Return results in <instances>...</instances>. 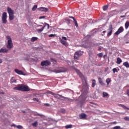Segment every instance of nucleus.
Segmentation results:
<instances>
[{
    "label": "nucleus",
    "mask_w": 129,
    "mask_h": 129,
    "mask_svg": "<svg viewBox=\"0 0 129 129\" xmlns=\"http://www.w3.org/2000/svg\"><path fill=\"white\" fill-rule=\"evenodd\" d=\"M33 100L34 101H37V102H39V99H38V98H33Z\"/></svg>",
    "instance_id": "nucleus-38"
},
{
    "label": "nucleus",
    "mask_w": 129,
    "mask_h": 129,
    "mask_svg": "<svg viewBox=\"0 0 129 129\" xmlns=\"http://www.w3.org/2000/svg\"><path fill=\"white\" fill-rule=\"evenodd\" d=\"M44 105L47 107H49L50 106L49 104L45 103L44 104Z\"/></svg>",
    "instance_id": "nucleus-45"
},
{
    "label": "nucleus",
    "mask_w": 129,
    "mask_h": 129,
    "mask_svg": "<svg viewBox=\"0 0 129 129\" xmlns=\"http://www.w3.org/2000/svg\"><path fill=\"white\" fill-rule=\"evenodd\" d=\"M98 80L99 81V83H100V84H101V85H102V86H104L105 85V84L102 81V79H101V78H98Z\"/></svg>",
    "instance_id": "nucleus-19"
},
{
    "label": "nucleus",
    "mask_w": 129,
    "mask_h": 129,
    "mask_svg": "<svg viewBox=\"0 0 129 129\" xmlns=\"http://www.w3.org/2000/svg\"><path fill=\"white\" fill-rule=\"evenodd\" d=\"M108 9V5H104L103 7H102V9H103V11H107Z\"/></svg>",
    "instance_id": "nucleus-23"
},
{
    "label": "nucleus",
    "mask_w": 129,
    "mask_h": 129,
    "mask_svg": "<svg viewBox=\"0 0 129 129\" xmlns=\"http://www.w3.org/2000/svg\"><path fill=\"white\" fill-rule=\"evenodd\" d=\"M124 119L125 121H129V117H124Z\"/></svg>",
    "instance_id": "nucleus-40"
},
{
    "label": "nucleus",
    "mask_w": 129,
    "mask_h": 129,
    "mask_svg": "<svg viewBox=\"0 0 129 129\" xmlns=\"http://www.w3.org/2000/svg\"><path fill=\"white\" fill-rule=\"evenodd\" d=\"M46 93L47 94H50L52 95H54V94H55L54 92H51L50 91H48L47 92H46Z\"/></svg>",
    "instance_id": "nucleus-33"
},
{
    "label": "nucleus",
    "mask_w": 129,
    "mask_h": 129,
    "mask_svg": "<svg viewBox=\"0 0 129 129\" xmlns=\"http://www.w3.org/2000/svg\"><path fill=\"white\" fill-rule=\"evenodd\" d=\"M126 94L127 95L129 96V89L126 90Z\"/></svg>",
    "instance_id": "nucleus-44"
},
{
    "label": "nucleus",
    "mask_w": 129,
    "mask_h": 129,
    "mask_svg": "<svg viewBox=\"0 0 129 129\" xmlns=\"http://www.w3.org/2000/svg\"><path fill=\"white\" fill-rule=\"evenodd\" d=\"M107 31L108 32V33H107V36H110L111 34H112V31H113L112 25L111 24L109 26V29H107Z\"/></svg>",
    "instance_id": "nucleus-8"
},
{
    "label": "nucleus",
    "mask_w": 129,
    "mask_h": 129,
    "mask_svg": "<svg viewBox=\"0 0 129 129\" xmlns=\"http://www.w3.org/2000/svg\"><path fill=\"white\" fill-rule=\"evenodd\" d=\"M2 94H4V93H1V92H0V94H2Z\"/></svg>",
    "instance_id": "nucleus-58"
},
{
    "label": "nucleus",
    "mask_w": 129,
    "mask_h": 129,
    "mask_svg": "<svg viewBox=\"0 0 129 129\" xmlns=\"http://www.w3.org/2000/svg\"><path fill=\"white\" fill-rule=\"evenodd\" d=\"M36 116H42V115L41 114H40L39 113H37L35 114Z\"/></svg>",
    "instance_id": "nucleus-46"
},
{
    "label": "nucleus",
    "mask_w": 129,
    "mask_h": 129,
    "mask_svg": "<svg viewBox=\"0 0 129 129\" xmlns=\"http://www.w3.org/2000/svg\"><path fill=\"white\" fill-rule=\"evenodd\" d=\"M50 64H51V62H50L48 60H43V61L41 62V63H40V65H41V66H49L50 65Z\"/></svg>",
    "instance_id": "nucleus-9"
},
{
    "label": "nucleus",
    "mask_w": 129,
    "mask_h": 129,
    "mask_svg": "<svg viewBox=\"0 0 129 129\" xmlns=\"http://www.w3.org/2000/svg\"><path fill=\"white\" fill-rule=\"evenodd\" d=\"M11 127H12V126H14V127H17V125H15V124H12V125H11Z\"/></svg>",
    "instance_id": "nucleus-49"
},
{
    "label": "nucleus",
    "mask_w": 129,
    "mask_h": 129,
    "mask_svg": "<svg viewBox=\"0 0 129 129\" xmlns=\"http://www.w3.org/2000/svg\"><path fill=\"white\" fill-rule=\"evenodd\" d=\"M6 38L8 40V44H7V45H6V47L9 50H10L14 46V44L12 43L11 37H10V36H6Z\"/></svg>",
    "instance_id": "nucleus-3"
},
{
    "label": "nucleus",
    "mask_w": 129,
    "mask_h": 129,
    "mask_svg": "<svg viewBox=\"0 0 129 129\" xmlns=\"http://www.w3.org/2000/svg\"><path fill=\"white\" fill-rule=\"evenodd\" d=\"M38 10L43 12H47V11H48L49 9L48 8H45V7H40L39 8H38Z\"/></svg>",
    "instance_id": "nucleus-11"
},
{
    "label": "nucleus",
    "mask_w": 129,
    "mask_h": 129,
    "mask_svg": "<svg viewBox=\"0 0 129 129\" xmlns=\"http://www.w3.org/2000/svg\"><path fill=\"white\" fill-rule=\"evenodd\" d=\"M37 37H32V38H31V42H34L37 40Z\"/></svg>",
    "instance_id": "nucleus-24"
},
{
    "label": "nucleus",
    "mask_w": 129,
    "mask_h": 129,
    "mask_svg": "<svg viewBox=\"0 0 129 129\" xmlns=\"http://www.w3.org/2000/svg\"><path fill=\"white\" fill-rule=\"evenodd\" d=\"M37 27H42V25H38Z\"/></svg>",
    "instance_id": "nucleus-55"
},
{
    "label": "nucleus",
    "mask_w": 129,
    "mask_h": 129,
    "mask_svg": "<svg viewBox=\"0 0 129 129\" xmlns=\"http://www.w3.org/2000/svg\"><path fill=\"white\" fill-rule=\"evenodd\" d=\"M82 91H84V88H83Z\"/></svg>",
    "instance_id": "nucleus-56"
},
{
    "label": "nucleus",
    "mask_w": 129,
    "mask_h": 129,
    "mask_svg": "<svg viewBox=\"0 0 129 129\" xmlns=\"http://www.w3.org/2000/svg\"><path fill=\"white\" fill-rule=\"evenodd\" d=\"M97 55L98 56V57H99V58H101L102 57H103V54L102 52L99 53V54H97Z\"/></svg>",
    "instance_id": "nucleus-28"
},
{
    "label": "nucleus",
    "mask_w": 129,
    "mask_h": 129,
    "mask_svg": "<svg viewBox=\"0 0 129 129\" xmlns=\"http://www.w3.org/2000/svg\"><path fill=\"white\" fill-rule=\"evenodd\" d=\"M92 87H95L96 85V80H92Z\"/></svg>",
    "instance_id": "nucleus-26"
},
{
    "label": "nucleus",
    "mask_w": 129,
    "mask_h": 129,
    "mask_svg": "<svg viewBox=\"0 0 129 129\" xmlns=\"http://www.w3.org/2000/svg\"><path fill=\"white\" fill-rule=\"evenodd\" d=\"M125 29H127L129 27V22L126 21L124 25Z\"/></svg>",
    "instance_id": "nucleus-21"
},
{
    "label": "nucleus",
    "mask_w": 129,
    "mask_h": 129,
    "mask_svg": "<svg viewBox=\"0 0 129 129\" xmlns=\"http://www.w3.org/2000/svg\"><path fill=\"white\" fill-rule=\"evenodd\" d=\"M32 125L33 126H35V127L37 126V121H35L34 123H32Z\"/></svg>",
    "instance_id": "nucleus-35"
},
{
    "label": "nucleus",
    "mask_w": 129,
    "mask_h": 129,
    "mask_svg": "<svg viewBox=\"0 0 129 129\" xmlns=\"http://www.w3.org/2000/svg\"><path fill=\"white\" fill-rule=\"evenodd\" d=\"M69 18H70V19H73V20H74V19H76L75 18H74V17H72V16H70Z\"/></svg>",
    "instance_id": "nucleus-50"
},
{
    "label": "nucleus",
    "mask_w": 129,
    "mask_h": 129,
    "mask_svg": "<svg viewBox=\"0 0 129 129\" xmlns=\"http://www.w3.org/2000/svg\"><path fill=\"white\" fill-rule=\"evenodd\" d=\"M72 128V125H66L65 128L68 129V128Z\"/></svg>",
    "instance_id": "nucleus-27"
},
{
    "label": "nucleus",
    "mask_w": 129,
    "mask_h": 129,
    "mask_svg": "<svg viewBox=\"0 0 129 129\" xmlns=\"http://www.w3.org/2000/svg\"><path fill=\"white\" fill-rule=\"evenodd\" d=\"M59 41L63 45L65 46L66 47L69 46V44L67 42V41L63 40V39H60Z\"/></svg>",
    "instance_id": "nucleus-12"
},
{
    "label": "nucleus",
    "mask_w": 129,
    "mask_h": 129,
    "mask_svg": "<svg viewBox=\"0 0 129 129\" xmlns=\"http://www.w3.org/2000/svg\"><path fill=\"white\" fill-rule=\"evenodd\" d=\"M90 103L93 104V102H90Z\"/></svg>",
    "instance_id": "nucleus-59"
},
{
    "label": "nucleus",
    "mask_w": 129,
    "mask_h": 129,
    "mask_svg": "<svg viewBox=\"0 0 129 129\" xmlns=\"http://www.w3.org/2000/svg\"><path fill=\"white\" fill-rule=\"evenodd\" d=\"M121 17H123V16H121Z\"/></svg>",
    "instance_id": "nucleus-60"
},
{
    "label": "nucleus",
    "mask_w": 129,
    "mask_h": 129,
    "mask_svg": "<svg viewBox=\"0 0 129 129\" xmlns=\"http://www.w3.org/2000/svg\"><path fill=\"white\" fill-rule=\"evenodd\" d=\"M124 31V29L123 27H120L118 29H117V31L115 32L114 34L116 35H119L121 33L123 32Z\"/></svg>",
    "instance_id": "nucleus-10"
},
{
    "label": "nucleus",
    "mask_w": 129,
    "mask_h": 129,
    "mask_svg": "<svg viewBox=\"0 0 129 129\" xmlns=\"http://www.w3.org/2000/svg\"><path fill=\"white\" fill-rule=\"evenodd\" d=\"M122 62V60H121V59L119 57L117 58V61H116V63L117 64H120Z\"/></svg>",
    "instance_id": "nucleus-20"
},
{
    "label": "nucleus",
    "mask_w": 129,
    "mask_h": 129,
    "mask_svg": "<svg viewBox=\"0 0 129 129\" xmlns=\"http://www.w3.org/2000/svg\"><path fill=\"white\" fill-rule=\"evenodd\" d=\"M123 65L126 67V68H129V64L128 62H124L123 63Z\"/></svg>",
    "instance_id": "nucleus-25"
},
{
    "label": "nucleus",
    "mask_w": 129,
    "mask_h": 129,
    "mask_svg": "<svg viewBox=\"0 0 129 129\" xmlns=\"http://www.w3.org/2000/svg\"><path fill=\"white\" fill-rule=\"evenodd\" d=\"M86 117H87V115L85 113H82L80 115V119H85L86 118Z\"/></svg>",
    "instance_id": "nucleus-17"
},
{
    "label": "nucleus",
    "mask_w": 129,
    "mask_h": 129,
    "mask_svg": "<svg viewBox=\"0 0 129 129\" xmlns=\"http://www.w3.org/2000/svg\"><path fill=\"white\" fill-rule=\"evenodd\" d=\"M13 77H12V78H11V83H17V80H13Z\"/></svg>",
    "instance_id": "nucleus-30"
},
{
    "label": "nucleus",
    "mask_w": 129,
    "mask_h": 129,
    "mask_svg": "<svg viewBox=\"0 0 129 129\" xmlns=\"http://www.w3.org/2000/svg\"><path fill=\"white\" fill-rule=\"evenodd\" d=\"M113 129H121V127L120 126H116L113 127Z\"/></svg>",
    "instance_id": "nucleus-37"
},
{
    "label": "nucleus",
    "mask_w": 129,
    "mask_h": 129,
    "mask_svg": "<svg viewBox=\"0 0 129 129\" xmlns=\"http://www.w3.org/2000/svg\"><path fill=\"white\" fill-rule=\"evenodd\" d=\"M45 18V16H41L39 17V19H44Z\"/></svg>",
    "instance_id": "nucleus-47"
},
{
    "label": "nucleus",
    "mask_w": 129,
    "mask_h": 129,
    "mask_svg": "<svg viewBox=\"0 0 129 129\" xmlns=\"http://www.w3.org/2000/svg\"><path fill=\"white\" fill-rule=\"evenodd\" d=\"M62 39L64 40H67V38L66 37H62Z\"/></svg>",
    "instance_id": "nucleus-43"
},
{
    "label": "nucleus",
    "mask_w": 129,
    "mask_h": 129,
    "mask_svg": "<svg viewBox=\"0 0 129 129\" xmlns=\"http://www.w3.org/2000/svg\"><path fill=\"white\" fill-rule=\"evenodd\" d=\"M60 112H61L62 113H66V110L64 109H61L60 110Z\"/></svg>",
    "instance_id": "nucleus-41"
},
{
    "label": "nucleus",
    "mask_w": 129,
    "mask_h": 129,
    "mask_svg": "<svg viewBox=\"0 0 129 129\" xmlns=\"http://www.w3.org/2000/svg\"><path fill=\"white\" fill-rule=\"evenodd\" d=\"M82 84H84V83H83V82H82Z\"/></svg>",
    "instance_id": "nucleus-61"
},
{
    "label": "nucleus",
    "mask_w": 129,
    "mask_h": 129,
    "mask_svg": "<svg viewBox=\"0 0 129 129\" xmlns=\"http://www.w3.org/2000/svg\"><path fill=\"white\" fill-rule=\"evenodd\" d=\"M3 63V60L1 58H0V64H2Z\"/></svg>",
    "instance_id": "nucleus-52"
},
{
    "label": "nucleus",
    "mask_w": 129,
    "mask_h": 129,
    "mask_svg": "<svg viewBox=\"0 0 129 129\" xmlns=\"http://www.w3.org/2000/svg\"><path fill=\"white\" fill-rule=\"evenodd\" d=\"M53 96H54V97L58 100H61V98H63L64 99H66V97H64L63 96H62L61 95H59L58 94H54V95H53Z\"/></svg>",
    "instance_id": "nucleus-6"
},
{
    "label": "nucleus",
    "mask_w": 129,
    "mask_h": 129,
    "mask_svg": "<svg viewBox=\"0 0 129 129\" xmlns=\"http://www.w3.org/2000/svg\"><path fill=\"white\" fill-rule=\"evenodd\" d=\"M15 72L16 74H18L20 75H23L24 74V73L22 71H20L18 69H15Z\"/></svg>",
    "instance_id": "nucleus-15"
},
{
    "label": "nucleus",
    "mask_w": 129,
    "mask_h": 129,
    "mask_svg": "<svg viewBox=\"0 0 129 129\" xmlns=\"http://www.w3.org/2000/svg\"><path fill=\"white\" fill-rule=\"evenodd\" d=\"M7 13L6 12H4L2 14V22L4 24H6L7 21Z\"/></svg>",
    "instance_id": "nucleus-4"
},
{
    "label": "nucleus",
    "mask_w": 129,
    "mask_h": 129,
    "mask_svg": "<svg viewBox=\"0 0 129 129\" xmlns=\"http://www.w3.org/2000/svg\"><path fill=\"white\" fill-rule=\"evenodd\" d=\"M74 24H75V26L76 27H78V24H77V21H76V19H74Z\"/></svg>",
    "instance_id": "nucleus-32"
},
{
    "label": "nucleus",
    "mask_w": 129,
    "mask_h": 129,
    "mask_svg": "<svg viewBox=\"0 0 129 129\" xmlns=\"http://www.w3.org/2000/svg\"><path fill=\"white\" fill-rule=\"evenodd\" d=\"M84 82H85L84 86H85V88H86V89L87 90V89H88V86L87 85L86 81L84 80Z\"/></svg>",
    "instance_id": "nucleus-34"
},
{
    "label": "nucleus",
    "mask_w": 129,
    "mask_h": 129,
    "mask_svg": "<svg viewBox=\"0 0 129 129\" xmlns=\"http://www.w3.org/2000/svg\"><path fill=\"white\" fill-rule=\"evenodd\" d=\"M119 107H121L123 108L124 110H129V108L126 107L125 105L123 104H120L118 105Z\"/></svg>",
    "instance_id": "nucleus-18"
},
{
    "label": "nucleus",
    "mask_w": 129,
    "mask_h": 129,
    "mask_svg": "<svg viewBox=\"0 0 129 129\" xmlns=\"http://www.w3.org/2000/svg\"><path fill=\"white\" fill-rule=\"evenodd\" d=\"M82 55V52L81 51H77V52L75 53L74 58L75 59L78 60L79 57H80Z\"/></svg>",
    "instance_id": "nucleus-5"
},
{
    "label": "nucleus",
    "mask_w": 129,
    "mask_h": 129,
    "mask_svg": "<svg viewBox=\"0 0 129 129\" xmlns=\"http://www.w3.org/2000/svg\"><path fill=\"white\" fill-rule=\"evenodd\" d=\"M7 12L9 14V20L13 21L15 19L14 11L11 8L8 7Z\"/></svg>",
    "instance_id": "nucleus-2"
},
{
    "label": "nucleus",
    "mask_w": 129,
    "mask_h": 129,
    "mask_svg": "<svg viewBox=\"0 0 129 129\" xmlns=\"http://www.w3.org/2000/svg\"><path fill=\"white\" fill-rule=\"evenodd\" d=\"M75 71H76V73L78 74V75H79V76H80V78H81V79L83 78V76H82V74L80 72V70H75Z\"/></svg>",
    "instance_id": "nucleus-16"
},
{
    "label": "nucleus",
    "mask_w": 129,
    "mask_h": 129,
    "mask_svg": "<svg viewBox=\"0 0 129 129\" xmlns=\"http://www.w3.org/2000/svg\"><path fill=\"white\" fill-rule=\"evenodd\" d=\"M106 32V31H103L101 34L102 36H104V33H105Z\"/></svg>",
    "instance_id": "nucleus-42"
},
{
    "label": "nucleus",
    "mask_w": 129,
    "mask_h": 129,
    "mask_svg": "<svg viewBox=\"0 0 129 129\" xmlns=\"http://www.w3.org/2000/svg\"><path fill=\"white\" fill-rule=\"evenodd\" d=\"M9 52V49L7 48H6L5 47H3V48H1L0 49V53H7Z\"/></svg>",
    "instance_id": "nucleus-13"
},
{
    "label": "nucleus",
    "mask_w": 129,
    "mask_h": 129,
    "mask_svg": "<svg viewBox=\"0 0 129 129\" xmlns=\"http://www.w3.org/2000/svg\"><path fill=\"white\" fill-rule=\"evenodd\" d=\"M54 61H56V60H54Z\"/></svg>",
    "instance_id": "nucleus-62"
},
{
    "label": "nucleus",
    "mask_w": 129,
    "mask_h": 129,
    "mask_svg": "<svg viewBox=\"0 0 129 129\" xmlns=\"http://www.w3.org/2000/svg\"><path fill=\"white\" fill-rule=\"evenodd\" d=\"M116 123H117V122L116 121H113V122H112L111 123V124H116Z\"/></svg>",
    "instance_id": "nucleus-51"
},
{
    "label": "nucleus",
    "mask_w": 129,
    "mask_h": 129,
    "mask_svg": "<svg viewBox=\"0 0 129 129\" xmlns=\"http://www.w3.org/2000/svg\"><path fill=\"white\" fill-rule=\"evenodd\" d=\"M109 96V95L107 93L105 92H103V93H102V97H107Z\"/></svg>",
    "instance_id": "nucleus-22"
},
{
    "label": "nucleus",
    "mask_w": 129,
    "mask_h": 129,
    "mask_svg": "<svg viewBox=\"0 0 129 129\" xmlns=\"http://www.w3.org/2000/svg\"><path fill=\"white\" fill-rule=\"evenodd\" d=\"M111 82V79L110 78H107L106 79V83H107V85H108L109 83H110Z\"/></svg>",
    "instance_id": "nucleus-31"
},
{
    "label": "nucleus",
    "mask_w": 129,
    "mask_h": 129,
    "mask_svg": "<svg viewBox=\"0 0 129 129\" xmlns=\"http://www.w3.org/2000/svg\"><path fill=\"white\" fill-rule=\"evenodd\" d=\"M112 72H113L114 74L115 73V72H118L117 69L114 68V69H112Z\"/></svg>",
    "instance_id": "nucleus-39"
},
{
    "label": "nucleus",
    "mask_w": 129,
    "mask_h": 129,
    "mask_svg": "<svg viewBox=\"0 0 129 129\" xmlns=\"http://www.w3.org/2000/svg\"><path fill=\"white\" fill-rule=\"evenodd\" d=\"M22 112H23V113H26V111H22Z\"/></svg>",
    "instance_id": "nucleus-54"
},
{
    "label": "nucleus",
    "mask_w": 129,
    "mask_h": 129,
    "mask_svg": "<svg viewBox=\"0 0 129 129\" xmlns=\"http://www.w3.org/2000/svg\"><path fill=\"white\" fill-rule=\"evenodd\" d=\"M16 127L18 128V129H22L23 128L22 126L21 125H17Z\"/></svg>",
    "instance_id": "nucleus-36"
},
{
    "label": "nucleus",
    "mask_w": 129,
    "mask_h": 129,
    "mask_svg": "<svg viewBox=\"0 0 129 129\" xmlns=\"http://www.w3.org/2000/svg\"><path fill=\"white\" fill-rule=\"evenodd\" d=\"M37 8V5H34L33 6L32 8V11L34 12L36 10V9Z\"/></svg>",
    "instance_id": "nucleus-29"
},
{
    "label": "nucleus",
    "mask_w": 129,
    "mask_h": 129,
    "mask_svg": "<svg viewBox=\"0 0 129 129\" xmlns=\"http://www.w3.org/2000/svg\"><path fill=\"white\" fill-rule=\"evenodd\" d=\"M49 37H54V35H53V34H50L48 36Z\"/></svg>",
    "instance_id": "nucleus-48"
},
{
    "label": "nucleus",
    "mask_w": 129,
    "mask_h": 129,
    "mask_svg": "<svg viewBox=\"0 0 129 129\" xmlns=\"http://www.w3.org/2000/svg\"><path fill=\"white\" fill-rule=\"evenodd\" d=\"M67 69H65L64 68H60L59 70L57 71V73H61V72H67Z\"/></svg>",
    "instance_id": "nucleus-14"
},
{
    "label": "nucleus",
    "mask_w": 129,
    "mask_h": 129,
    "mask_svg": "<svg viewBox=\"0 0 129 129\" xmlns=\"http://www.w3.org/2000/svg\"><path fill=\"white\" fill-rule=\"evenodd\" d=\"M68 21L69 22H70V20H68Z\"/></svg>",
    "instance_id": "nucleus-57"
},
{
    "label": "nucleus",
    "mask_w": 129,
    "mask_h": 129,
    "mask_svg": "<svg viewBox=\"0 0 129 129\" xmlns=\"http://www.w3.org/2000/svg\"><path fill=\"white\" fill-rule=\"evenodd\" d=\"M13 89L19 91L27 92L30 91V89L28 86L24 84H20L15 87Z\"/></svg>",
    "instance_id": "nucleus-1"
},
{
    "label": "nucleus",
    "mask_w": 129,
    "mask_h": 129,
    "mask_svg": "<svg viewBox=\"0 0 129 129\" xmlns=\"http://www.w3.org/2000/svg\"><path fill=\"white\" fill-rule=\"evenodd\" d=\"M46 26L47 27V29L49 28V24H47V23H44V26H43V27H42L41 29H38L37 30V32L38 33L42 32L44 30L45 27H46Z\"/></svg>",
    "instance_id": "nucleus-7"
},
{
    "label": "nucleus",
    "mask_w": 129,
    "mask_h": 129,
    "mask_svg": "<svg viewBox=\"0 0 129 129\" xmlns=\"http://www.w3.org/2000/svg\"><path fill=\"white\" fill-rule=\"evenodd\" d=\"M101 50V47H99V48H98V51H100Z\"/></svg>",
    "instance_id": "nucleus-53"
}]
</instances>
